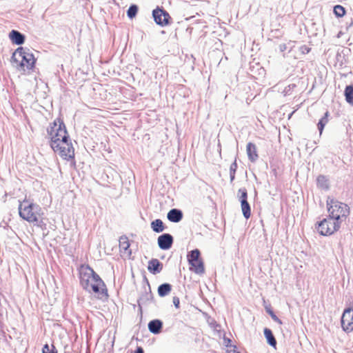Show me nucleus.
Here are the masks:
<instances>
[{
    "mask_svg": "<svg viewBox=\"0 0 353 353\" xmlns=\"http://www.w3.org/2000/svg\"><path fill=\"white\" fill-rule=\"evenodd\" d=\"M152 301H154V296L151 290L150 285H148V288L143 287L142 291L141 292L137 300L139 310L140 312H142V305H149Z\"/></svg>",
    "mask_w": 353,
    "mask_h": 353,
    "instance_id": "obj_10",
    "label": "nucleus"
},
{
    "mask_svg": "<svg viewBox=\"0 0 353 353\" xmlns=\"http://www.w3.org/2000/svg\"><path fill=\"white\" fill-rule=\"evenodd\" d=\"M300 52L303 54H307L311 51V48L305 45H303L299 48Z\"/></svg>",
    "mask_w": 353,
    "mask_h": 353,
    "instance_id": "obj_29",
    "label": "nucleus"
},
{
    "mask_svg": "<svg viewBox=\"0 0 353 353\" xmlns=\"http://www.w3.org/2000/svg\"><path fill=\"white\" fill-rule=\"evenodd\" d=\"M50 140V145L62 159L70 161L74 159V149L63 120L55 119L47 128Z\"/></svg>",
    "mask_w": 353,
    "mask_h": 353,
    "instance_id": "obj_1",
    "label": "nucleus"
},
{
    "mask_svg": "<svg viewBox=\"0 0 353 353\" xmlns=\"http://www.w3.org/2000/svg\"><path fill=\"white\" fill-rule=\"evenodd\" d=\"M139 8L135 4H132L127 10V16L129 19H133L137 14Z\"/></svg>",
    "mask_w": 353,
    "mask_h": 353,
    "instance_id": "obj_25",
    "label": "nucleus"
},
{
    "mask_svg": "<svg viewBox=\"0 0 353 353\" xmlns=\"http://www.w3.org/2000/svg\"><path fill=\"white\" fill-rule=\"evenodd\" d=\"M333 12L335 16L338 18L343 17L346 12L345 8L341 5L335 6L334 7Z\"/></svg>",
    "mask_w": 353,
    "mask_h": 353,
    "instance_id": "obj_26",
    "label": "nucleus"
},
{
    "mask_svg": "<svg viewBox=\"0 0 353 353\" xmlns=\"http://www.w3.org/2000/svg\"><path fill=\"white\" fill-rule=\"evenodd\" d=\"M330 117V113L329 111H326L324 113V115L319 119L318 123H317V128L319 131V134H321L323 133V131L324 130L325 126L329 121V117Z\"/></svg>",
    "mask_w": 353,
    "mask_h": 353,
    "instance_id": "obj_20",
    "label": "nucleus"
},
{
    "mask_svg": "<svg viewBox=\"0 0 353 353\" xmlns=\"http://www.w3.org/2000/svg\"><path fill=\"white\" fill-rule=\"evenodd\" d=\"M230 183H232L233 181L235 179V174H231L230 173Z\"/></svg>",
    "mask_w": 353,
    "mask_h": 353,
    "instance_id": "obj_35",
    "label": "nucleus"
},
{
    "mask_svg": "<svg viewBox=\"0 0 353 353\" xmlns=\"http://www.w3.org/2000/svg\"><path fill=\"white\" fill-rule=\"evenodd\" d=\"M152 230L156 233L162 232L165 229V226L162 221V220L159 219H157L151 222L150 224Z\"/></svg>",
    "mask_w": 353,
    "mask_h": 353,
    "instance_id": "obj_21",
    "label": "nucleus"
},
{
    "mask_svg": "<svg viewBox=\"0 0 353 353\" xmlns=\"http://www.w3.org/2000/svg\"><path fill=\"white\" fill-rule=\"evenodd\" d=\"M79 274L80 284L85 290L108 296L105 283L89 265H81Z\"/></svg>",
    "mask_w": 353,
    "mask_h": 353,
    "instance_id": "obj_2",
    "label": "nucleus"
},
{
    "mask_svg": "<svg viewBox=\"0 0 353 353\" xmlns=\"http://www.w3.org/2000/svg\"><path fill=\"white\" fill-rule=\"evenodd\" d=\"M287 50V45L285 43H281L279 45V50L283 52Z\"/></svg>",
    "mask_w": 353,
    "mask_h": 353,
    "instance_id": "obj_32",
    "label": "nucleus"
},
{
    "mask_svg": "<svg viewBox=\"0 0 353 353\" xmlns=\"http://www.w3.org/2000/svg\"><path fill=\"white\" fill-rule=\"evenodd\" d=\"M9 38L13 44L20 46L24 43L26 36L17 30H12L9 33Z\"/></svg>",
    "mask_w": 353,
    "mask_h": 353,
    "instance_id": "obj_12",
    "label": "nucleus"
},
{
    "mask_svg": "<svg viewBox=\"0 0 353 353\" xmlns=\"http://www.w3.org/2000/svg\"><path fill=\"white\" fill-rule=\"evenodd\" d=\"M143 281L145 282V285H144L143 287L148 288V285H150V283L145 276H144V277H143Z\"/></svg>",
    "mask_w": 353,
    "mask_h": 353,
    "instance_id": "obj_34",
    "label": "nucleus"
},
{
    "mask_svg": "<svg viewBox=\"0 0 353 353\" xmlns=\"http://www.w3.org/2000/svg\"><path fill=\"white\" fill-rule=\"evenodd\" d=\"M152 17L154 22L161 26L164 27L171 23L172 18L169 13L163 8L157 6L152 10Z\"/></svg>",
    "mask_w": 353,
    "mask_h": 353,
    "instance_id": "obj_8",
    "label": "nucleus"
},
{
    "mask_svg": "<svg viewBox=\"0 0 353 353\" xmlns=\"http://www.w3.org/2000/svg\"><path fill=\"white\" fill-rule=\"evenodd\" d=\"M340 227L341 221H334L328 216L318 222L316 229L321 235L329 236L338 231Z\"/></svg>",
    "mask_w": 353,
    "mask_h": 353,
    "instance_id": "obj_6",
    "label": "nucleus"
},
{
    "mask_svg": "<svg viewBox=\"0 0 353 353\" xmlns=\"http://www.w3.org/2000/svg\"><path fill=\"white\" fill-rule=\"evenodd\" d=\"M246 152L248 159L252 163L256 162L259 158L256 145L249 142L246 145Z\"/></svg>",
    "mask_w": 353,
    "mask_h": 353,
    "instance_id": "obj_15",
    "label": "nucleus"
},
{
    "mask_svg": "<svg viewBox=\"0 0 353 353\" xmlns=\"http://www.w3.org/2000/svg\"><path fill=\"white\" fill-rule=\"evenodd\" d=\"M223 341L225 343V346L229 347H233V345H231V339H228V338H226V337H224L223 338Z\"/></svg>",
    "mask_w": 353,
    "mask_h": 353,
    "instance_id": "obj_31",
    "label": "nucleus"
},
{
    "mask_svg": "<svg viewBox=\"0 0 353 353\" xmlns=\"http://www.w3.org/2000/svg\"><path fill=\"white\" fill-rule=\"evenodd\" d=\"M233 353H241L240 352L237 351L236 349V345H233Z\"/></svg>",
    "mask_w": 353,
    "mask_h": 353,
    "instance_id": "obj_36",
    "label": "nucleus"
},
{
    "mask_svg": "<svg viewBox=\"0 0 353 353\" xmlns=\"http://www.w3.org/2000/svg\"><path fill=\"white\" fill-rule=\"evenodd\" d=\"M316 185L322 190H329L330 183L328 178L325 175L320 174L316 179Z\"/></svg>",
    "mask_w": 353,
    "mask_h": 353,
    "instance_id": "obj_18",
    "label": "nucleus"
},
{
    "mask_svg": "<svg viewBox=\"0 0 353 353\" xmlns=\"http://www.w3.org/2000/svg\"><path fill=\"white\" fill-rule=\"evenodd\" d=\"M171 290L172 285L168 283H164L159 285L157 292L160 297H164L169 294Z\"/></svg>",
    "mask_w": 353,
    "mask_h": 353,
    "instance_id": "obj_19",
    "label": "nucleus"
},
{
    "mask_svg": "<svg viewBox=\"0 0 353 353\" xmlns=\"http://www.w3.org/2000/svg\"><path fill=\"white\" fill-rule=\"evenodd\" d=\"M42 353H58L54 345L50 347L48 344H45L42 348Z\"/></svg>",
    "mask_w": 353,
    "mask_h": 353,
    "instance_id": "obj_27",
    "label": "nucleus"
},
{
    "mask_svg": "<svg viewBox=\"0 0 353 353\" xmlns=\"http://www.w3.org/2000/svg\"><path fill=\"white\" fill-rule=\"evenodd\" d=\"M163 268V263L157 259H152L148 261V270L154 275L160 273L162 271Z\"/></svg>",
    "mask_w": 353,
    "mask_h": 353,
    "instance_id": "obj_13",
    "label": "nucleus"
},
{
    "mask_svg": "<svg viewBox=\"0 0 353 353\" xmlns=\"http://www.w3.org/2000/svg\"><path fill=\"white\" fill-rule=\"evenodd\" d=\"M238 197L241 203V210L243 216L248 219L251 216V208L248 201V192L245 188L238 190Z\"/></svg>",
    "mask_w": 353,
    "mask_h": 353,
    "instance_id": "obj_9",
    "label": "nucleus"
},
{
    "mask_svg": "<svg viewBox=\"0 0 353 353\" xmlns=\"http://www.w3.org/2000/svg\"><path fill=\"white\" fill-rule=\"evenodd\" d=\"M41 208L33 202L24 199L20 202L19 205V214L20 217L28 221L33 223L35 225L41 227L42 221H39V218L43 214Z\"/></svg>",
    "mask_w": 353,
    "mask_h": 353,
    "instance_id": "obj_4",
    "label": "nucleus"
},
{
    "mask_svg": "<svg viewBox=\"0 0 353 353\" xmlns=\"http://www.w3.org/2000/svg\"><path fill=\"white\" fill-rule=\"evenodd\" d=\"M174 242L173 236L169 233H163L157 239L158 246L161 250H168L172 246Z\"/></svg>",
    "mask_w": 353,
    "mask_h": 353,
    "instance_id": "obj_11",
    "label": "nucleus"
},
{
    "mask_svg": "<svg viewBox=\"0 0 353 353\" xmlns=\"http://www.w3.org/2000/svg\"><path fill=\"white\" fill-rule=\"evenodd\" d=\"M187 259L191 265L190 270L197 274H202L205 272L204 263L201 258V252L196 248L188 253Z\"/></svg>",
    "mask_w": 353,
    "mask_h": 353,
    "instance_id": "obj_7",
    "label": "nucleus"
},
{
    "mask_svg": "<svg viewBox=\"0 0 353 353\" xmlns=\"http://www.w3.org/2000/svg\"><path fill=\"white\" fill-rule=\"evenodd\" d=\"M237 168H238V165H237V163H236V159H235L234 162L230 165V173H231V174H236Z\"/></svg>",
    "mask_w": 353,
    "mask_h": 353,
    "instance_id": "obj_28",
    "label": "nucleus"
},
{
    "mask_svg": "<svg viewBox=\"0 0 353 353\" xmlns=\"http://www.w3.org/2000/svg\"><path fill=\"white\" fill-rule=\"evenodd\" d=\"M11 62L16 63V68L19 71L32 70L36 63V59L29 49L19 47L12 53Z\"/></svg>",
    "mask_w": 353,
    "mask_h": 353,
    "instance_id": "obj_3",
    "label": "nucleus"
},
{
    "mask_svg": "<svg viewBox=\"0 0 353 353\" xmlns=\"http://www.w3.org/2000/svg\"><path fill=\"white\" fill-rule=\"evenodd\" d=\"M172 301H173V304H174V307L176 308H179V305H180L179 298L177 296H174Z\"/></svg>",
    "mask_w": 353,
    "mask_h": 353,
    "instance_id": "obj_30",
    "label": "nucleus"
},
{
    "mask_svg": "<svg viewBox=\"0 0 353 353\" xmlns=\"http://www.w3.org/2000/svg\"><path fill=\"white\" fill-rule=\"evenodd\" d=\"M263 334L264 336L267 341V343L274 347V349L276 348V340L272 333V331L268 327L264 328L263 330Z\"/></svg>",
    "mask_w": 353,
    "mask_h": 353,
    "instance_id": "obj_17",
    "label": "nucleus"
},
{
    "mask_svg": "<svg viewBox=\"0 0 353 353\" xmlns=\"http://www.w3.org/2000/svg\"><path fill=\"white\" fill-rule=\"evenodd\" d=\"M148 327L151 333L154 334H158L162 330L163 322L162 321L157 319L151 320L148 324Z\"/></svg>",
    "mask_w": 353,
    "mask_h": 353,
    "instance_id": "obj_16",
    "label": "nucleus"
},
{
    "mask_svg": "<svg viewBox=\"0 0 353 353\" xmlns=\"http://www.w3.org/2000/svg\"><path fill=\"white\" fill-rule=\"evenodd\" d=\"M265 312L271 316L274 321L278 323L280 325L283 324L282 321L279 318H278V316L275 314L270 305H265Z\"/></svg>",
    "mask_w": 353,
    "mask_h": 353,
    "instance_id": "obj_24",
    "label": "nucleus"
},
{
    "mask_svg": "<svg viewBox=\"0 0 353 353\" xmlns=\"http://www.w3.org/2000/svg\"><path fill=\"white\" fill-rule=\"evenodd\" d=\"M130 245V244L128 237L126 236H121L119 239V247L124 251L129 250L128 254L130 255L132 252L129 250Z\"/></svg>",
    "mask_w": 353,
    "mask_h": 353,
    "instance_id": "obj_23",
    "label": "nucleus"
},
{
    "mask_svg": "<svg viewBox=\"0 0 353 353\" xmlns=\"http://www.w3.org/2000/svg\"><path fill=\"white\" fill-rule=\"evenodd\" d=\"M134 353H144V350L142 347L137 346Z\"/></svg>",
    "mask_w": 353,
    "mask_h": 353,
    "instance_id": "obj_33",
    "label": "nucleus"
},
{
    "mask_svg": "<svg viewBox=\"0 0 353 353\" xmlns=\"http://www.w3.org/2000/svg\"><path fill=\"white\" fill-rule=\"evenodd\" d=\"M183 217V212L177 208L171 209L167 214V219L172 223L180 222Z\"/></svg>",
    "mask_w": 353,
    "mask_h": 353,
    "instance_id": "obj_14",
    "label": "nucleus"
},
{
    "mask_svg": "<svg viewBox=\"0 0 353 353\" xmlns=\"http://www.w3.org/2000/svg\"><path fill=\"white\" fill-rule=\"evenodd\" d=\"M344 96L347 103L353 106V85H348L345 87Z\"/></svg>",
    "mask_w": 353,
    "mask_h": 353,
    "instance_id": "obj_22",
    "label": "nucleus"
},
{
    "mask_svg": "<svg viewBox=\"0 0 353 353\" xmlns=\"http://www.w3.org/2000/svg\"><path fill=\"white\" fill-rule=\"evenodd\" d=\"M327 208L330 218L334 221H341V219L346 218L350 214L348 205L333 198L327 197Z\"/></svg>",
    "mask_w": 353,
    "mask_h": 353,
    "instance_id": "obj_5",
    "label": "nucleus"
}]
</instances>
